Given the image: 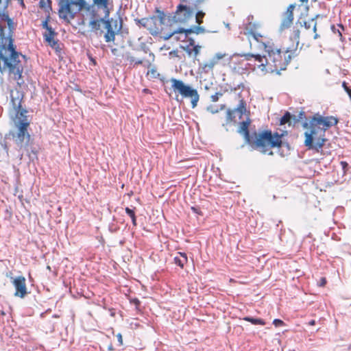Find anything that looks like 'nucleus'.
<instances>
[{
	"mask_svg": "<svg viewBox=\"0 0 351 351\" xmlns=\"http://www.w3.org/2000/svg\"><path fill=\"white\" fill-rule=\"evenodd\" d=\"M192 210H193L194 212L197 213V209H196L195 208L192 207Z\"/></svg>",
	"mask_w": 351,
	"mask_h": 351,
	"instance_id": "c03bdc74",
	"label": "nucleus"
},
{
	"mask_svg": "<svg viewBox=\"0 0 351 351\" xmlns=\"http://www.w3.org/2000/svg\"><path fill=\"white\" fill-rule=\"evenodd\" d=\"M244 320L247 321L249 322H251L252 324L254 325H265V322L263 319H259V318H254L252 317H244Z\"/></svg>",
	"mask_w": 351,
	"mask_h": 351,
	"instance_id": "5701e85b",
	"label": "nucleus"
},
{
	"mask_svg": "<svg viewBox=\"0 0 351 351\" xmlns=\"http://www.w3.org/2000/svg\"><path fill=\"white\" fill-rule=\"evenodd\" d=\"M247 32H245V34H247L249 35V40L251 42V38L254 40L255 41L259 43L261 42V43H263L262 41L260 40V38H262V36L256 32H254L253 30L252 29H249L248 27H247Z\"/></svg>",
	"mask_w": 351,
	"mask_h": 351,
	"instance_id": "6ab92c4d",
	"label": "nucleus"
},
{
	"mask_svg": "<svg viewBox=\"0 0 351 351\" xmlns=\"http://www.w3.org/2000/svg\"><path fill=\"white\" fill-rule=\"evenodd\" d=\"M10 279L11 282L16 289L14 295L21 298H24L27 294V287L25 277L19 276L15 278L10 277Z\"/></svg>",
	"mask_w": 351,
	"mask_h": 351,
	"instance_id": "1a4fd4ad",
	"label": "nucleus"
},
{
	"mask_svg": "<svg viewBox=\"0 0 351 351\" xmlns=\"http://www.w3.org/2000/svg\"><path fill=\"white\" fill-rule=\"evenodd\" d=\"M226 27L228 29H230V25L228 23L226 24Z\"/></svg>",
	"mask_w": 351,
	"mask_h": 351,
	"instance_id": "a18cd8bd",
	"label": "nucleus"
},
{
	"mask_svg": "<svg viewBox=\"0 0 351 351\" xmlns=\"http://www.w3.org/2000/svg\"><path fill=\"white\" fill-rule=\"evenodd\" d=\"M85 4L84 0H58V15L64 21H69L74 19Z\"/></svg>",
	"mask_w": 351,
	"mask_h": 351,
	"instance_id": "20e7f679",
	"label": "nucleus"
},
{
	"mask_svg": "<svg viewBox=\"0 0 351 351\" xmlns=\"http://www.w3.org/2000/svg\"><path fill=\"white\" fill-rule=\"evenodd\" d=\"M294 8H295L294 4L289 5V6L287 8V11L285 12V14L293 16V12Z\"/></svg>",
	"mask_w": 351,
	"mask_h": 351,
	"instance_id": "c85d7f7f",
	"label": "nucleus"
},
{
	"mask_svg": "<svg viewBox=\"0 0 351 351\" xmlns=\"http://www.w3.org/2000/svg\"><path fill=\"white\" fill-rule=\"evenodd\" d=\"M134 302H135L136 304H138L139 302H138V300H134Z\"/></svg>",
	"mask_w": 351,
	"mask_h": 351,
	"instance_id": "09e8293b",
	"label": "nucleus"
},
{
	"mask_svg": "<svg viewBox=\"0 0 351 351\" xmlns=\"http://www.w3.org/2000/svg\"><path fill=\"white\" fill-rule=\"evenodd\" d=\"M262 45L265 49L263 56L254 53H244L240 56L250 62L249 64L253 65V69L258 70L261 75L274 72L280 74V71L286 69L292 58L291 56L289 54L282 58L280 49L265 43H262Z\"/></svg>",
	"mask_w": 351,
	"mask_h": 351,
	"instance_id": "f257e3e1",
	"label": "nucleus"
},
{
	"mask_svg": "<svg viewBox=\"0 0 351 351\" xmlns=\"http://www.w3.org/2000/svg\"><path fill=\"white\" fill-rule=\"evenodd\" d=\"M150 64H151L150 62H147V66H149Z\"/></svg>",
	"mask_w": 351,
	"mask_h": 351,
	"instance_id": "864d4df0",
	"label": "nucleus"
},
{
	"mask_svg": "<svg viewBox=\"0 0 351 351\" xmlns=\"http://www.w3.org/2000/svg\"><path fill=\"white\" fill-rule=\"evenodd\" d=\"M21 4H22L23 5H24V3H23V0H21Z\"/></svg>",
	"mask_w": 351,
	"mask_h": 351,
	"instance_id": "5fc2aeb1",
	"label": "nucleus"
},
{
	"mask_svg": "<svg viewBox=\"0 0 351 351\" xmlns=\"http://www.w3.org/2000/svg\"><path fill=\"white\" fill-rule=\"evenodd\" d=\"M184 33V28H179L176 30H174L170 33L165 34L163 36V38L165 40H169L171 37L174 36L177 34H183Z\"/></svg>",
	"mask_w": 351,
	"mask_h": 351,
	"instance_id": "b1692460",
	"label": "nucleus"
},
{
	"mask_svg": "<svg viewBox=\"0 0 351 351\" xmlns=\"http://www.w3.org/2000/svg\"><path fill=\"white\" fill-rule=\"evenodd\" d=\"M293 16H290L284 14V18L280 26V30L282 32L285 29L289 28L293 23Z\"/></svg>",
	"mask_w": 351,
	"mask_h": 351,
	"instance_id": "2eb2a0df",
	"label": "nucleus"
},
{
	"mask_svg": "<svg viewBox=\"0 0 351 351\" xmlns=\"http://www.w3.org/2000/svg\"><path fill=\"white\" fill-rule=\"evenodd\" d=\"M250 125V121H243L240 123L239 133L243 134L247 142H250V134L248 131V126Z\"/></svg>",
	"mask_w": 351,
	"mask_h": 351,
	"instance_id": "ddd939ff",
	"label": "nucleus"
},
{
	"mask_svg": "<svg viewBox=\"0 0 351 351\" xmlns=\"http://www.w3.org/2000/svg\"><path fill=\"white\" fill-rule=\"evenodd\" d=\"M317 37H318V34H315L314 36V38L316 39V38H317Z\"/></svg>",
	"mask_w": 351,
	"mask_h": 351,
	"instance_id": "49530a36",
	"label": "nucleus"
},
{
	"mask_svg": "<svg viewBox=\"0 0 351 351\" xmlns=\"http://www.w3.org/2000/svg\"><path fill=\"white\" fill-rule=\"evenodd\" d=\"M158 16H153L148 18H143L139 20V23L147 28L152 35L158 34L160 29L161 26L164 23L165 13L157 10Z\"/></svg>",
	"mask_w": 351,
	"mask_h": 351,
	"instance_id": "0eeeda50",
	"label": "nucleus"
},
{
	"mask_svg": "<svg viewBox=\"0 0 351 351\" xmlns=\"http://www.w3.org/2000/svg\"><path fill=\"white\" fill-rule=\"evenodd\" d=\"M149 56H150V57H152V60H154V53H153L150 52V53H149Z\"/></svg>",
	"mask_w": 351,
	"mask_h": 351,
	"instance_id": "a19ab883",
	"label": "nucleus"
},
{
	"mask_svg": "<svg viewBox=\"0 0 351 351\" xmlns=\"http://www.w3.org/2000/svg\"><path fill=\"white\" fill-rule=\"evenodd\" d=\"M43 27L48 31L47 32H49V29H52L51 27L48 25V23L47 21H45L43 23Z\"/></svg>",
	"mask_w": 351,
	"mask_h": 351,
	"instance_id": "f704fd0d",
	"label": "nucleus"
},
{
	"mask_svg": "<svg viewBox=\"0 0 351 351\" xmlns=\"http://www.w3.org/2000/svg\"><path fill=\"white\" fill-rule=\"evenodd\" d=\"M174 39L177 40H182V38L180 37H177V36H175L174 37Z\"/></svg>",
	"mask_w": 351,
	"mask_h": 351,
	"instance_id": "37998d69",
	"label": "nucleus"
},
{
	"mask_svg": "<svg viewBox=\"0 0 351 351\" xmlns=\"http://www.w3.org/2000/svg\"><path fill=\"white\" fill-rule=\"evenodd\" d=\"M290 51H291V50L287 49V50L286 51V53H289V52H290Z\"/></svg>",
	"mask_w": 351,
	"mask_h": 351,
	"instance_id": "3c124183",
	"label": "nucleus"
},
{
	"mask_svg": "<svg viewBox=\"0 0 351 351\" xmlns=\"http://www.w3.org/2000/svg\"><path fill=\"white\" fill-rule=\"evenodd\" d=\"M341 165L342 168L343 169H345L347 167V166H348V163L346 162H345V161H341Z\"/></svg>",
	"mask_w": 351,
	"mask_h": 351,
	"instance_id": "4c0bfd02",
	"label": "nucleus"
},
{
	"mask_svg": "<svg viewBox=\"0 0 351 351\" xmlns=\"http://www.w3.org/2000/svg\"><path fill=\"white\" fill-rule=\"evenodd\" d=\"M104 27L106 29V32L104 34L105 41L106 43L114 41L116 34L109 19L104 21Z\"/></svg>",
	"mask_w": 351,
	"mask_h": 351,
	"instance_id": "9b49d317",
	"label": "nucleus"
},
{
	"mask_svg": "<svg viewBox=\"0 0 351 351\" xmlns=\"http://www.w3.org/2000/svg\"><path fill=\"white\" fill-rule=\"evenodd\" d=\"M246 112V108L243 101H241L238 107L233 110H228L227 112V119L232 121V117L235 118L236 117H239V119H241L243 114Z\"/></svg>",
	"mask_w": 351,
	"mask_h": 351,
	"instance_id": "9d476101",
	"label": "nucleus"
},
{
	"mask_svg": "<svg viewBox=\"0 0 351 351\" xmlns=\"http://www.w3.org/2000/svg\"><path fill=\"white\" fill-rule=\"evenodd\" d=\"M171 82L174 92L180 93L184 98H191V107L195 108L199 99L197 90L193 88L189 85L185 84L180 80L171 78Z\"/></svg>",
	"mask_w": 351,
	"mask_h": 351,
	"instance_id": "423d86ee",
	"label": "nucleus"
},
{
	"mask_svg": "<svg viewBox=\"0 0 351 351\" xmlns=\"http://www.w3.org/2000/svg\"><path fill=\"white\" fill-rule=\"evenodd\" d=\"M207 110L208 112H211L212 114H215L219 112V109L217 107L213 106H208Z\"/></svg>",
	"mask_w": 351,
	"mask_h": 351,
	"instance_id": "7c9ffc66",
	"label": "nucleus"
},
{
	"mask_svg": "<svg viewBox=\"0 0 351 351\" xmlns=\"http://www.w3.org/2000/svg\"><path fill=\"white\" fill-rule=\"evenodd\" d=\"M131 219H132V223L135 226L136 225V216H135V215H133V217H131Z\"/></svg>",
	"mask_w": 351,
	"mask_h": 351,
	"instance_id": "58836bf2",
	"label": "nucleus"
},
{
	"mask_svg": "<svg viewBox=\"0 0 351 351\" xmlns=\"http://www.w3.org/2000/svg\"><path fill=\"white\" fill-rule=\"evenodd\" d=\"M337 123L338 119L332 116L323 117L318 114L314 115L308 123L304 124L306 129L304 132V145L308 149L319 152L326 141V131Z\"/></svg>",
	"mask_w": 351,
	"mask_h": 351,
	"instance_id": "f03ea898",
	"label": "nucleus"
},
{
	"mask_svg": "<svg viewBox=\"0 0 351 351\" xmlns=\"http://www.w3.org/2000/svg\"><path fill=\"white\" fill-rule=\"evenodd\" d=\"M193 15V10L186 5L179 4L175 13L169 16V22L172 23H186Z\"/></svg>",
	"mask_w": 351,
	"mask_h": 351,
	"instance_id": "6e6552de",
	"label": "nucleus"
},
{
	"mask_svg": "<svg viewBox=\"0 0 351 351\" xmlns=\"http://www.w3.org/2000/svg\"><path fill=\"white\" fill-rule=\"evenodd\" d=\"M222 95V93H216L215 94L211 96V101H213V102H216L219 100V97H221Z\"/></svg>",
	"mask_w": 351,
	"mask_h": 351,
	"instance_id": "c756f323",
	"label": "nucleus"
},
{
	"mask_svg": "<svg viewBox=\"0 0 351 351\" xmlns=\"http://www.w3.org/2000/svg\"><path fill=\"white\" fill-rule=\"evenodd\" d=\"M227 56L226 53L218 52L215 54L213 57L217 62H218L221 59L225 58Z\"/></svg>",
	"mask_w": 351,
	"mask_h": 351,
	"instance_id": "bb28decb",
	"label": "nucleus"
},
{
	"mask_svg": "<svg viewBox=\"0 0 351 351\" xmlns=\"http://www.w3.org/2000/svg\"><path fill=\"white\" fill-rule=\"evenodd\" d=\"M291 119V115L289 112H287L281 119H280V125H284L288 122H289Z\"/></svg>",
	"mask_w": 351,
	"mask_h": 351,
	"instance_id": "a878e982",
	"label": "nucleus"
},
{
	"mask_svg": "<svg viewBox=\"0 0 351 351\" xmlns=\"http://www.w3.org/2000/svg\"><path fill=\"white\" fill-rule=\"evenodd\" d=\"M182 48L184 51H186L189 56H193L194 58H195L199 53L201 47L199 45H195V41L190 38L189 44L186 47H183Z\"/></svg>",
	"mask_w": 351,
	"mask_h": 351,
	"instance_id": "f8f14e48",
	"label": "nucleus"
},
{
	"mask_svg": "<svg viewBox=\"0 0 351 351\" xmlns=\"http://www.w3.org/2000/svg\"><path fill=\"white\" fill-rule=\"evenodd\" d=\"M125 213H127V214H128L130 217H133V215H135L134 211L132 209H131V208H128V207L125 208Z\"/></svg>",
	"mask_w": 351,
	"mask_h": 351,
	"instance_id": "72a5a7b5",
	"label": "nucleus"
},
{
	"mask_svg": "<svg viewBox=\"0 0 351 351\" xmlns=\"http://www.w3.org/2000/svg\"><path fill=\"white\" fill-rule=\"evenodd\" d=\"M204 32H205L204 28L203 27H200V26H194L192 28H189V29H184V33L182 35V36L184 37L182 40H185L188 34L190 33H195L197 34H199L204 33Z\"/></svg>",
	"mask_w": 351,
	"mask_h": 351,
	"instance_id": "f3484780",
	"label": "nucleus"
},
{
	"mask_svg": "<svg viewBox=\"0 0 351 351\" xmlns=\"http://www.w3.org/2000/svg\"><path fill=\"white\" fill-rule=\"evenodd\" d=\"M300 1H302V2H307L308 0H300Z\"/></svg>",
	"mask_w": 351,
	"mask_h": 351,
	"instance_id": "8fccbe9b",
	"label": "nucleus"
},
{
	"mask_svg": "<svg viewBox=\"0 0 351 351\" xmlns=\"http://www.w3.org/2000/svg\"><path fill=\"white\" fill-rule=\"evenodd\" d=\"M282 143L281 136L276 134L273 136L271 132L265 131L256 136L255 146L263 154L272 155L273 152L270 151L271 147H280Z\"/></svg>",
	"mask_w": 351,
	"mask_h": 351,
	"instance_id": "39448f33",
	"label": "nucleus"
},
{
	"mask_svg": "<svg viewBox=\"0 0 351 351\" xmlns=\"http://www.w3.org/2000/svg\"><path fill=\"white\" fill-rule=\"evenodd\" d=\"M116 49L112 50V53H115Z\"/></svg>",
	"mask_w": 351,
	"mask_h": 351,
	"instance_id": "603ef678",
	"label": "nucleus"
},
{
	"mask_svg": "<svg viewBox=\"0 0 351 351\" xmlns=\"http://www.w3.org/2000/svg\"><path fill=\"white\" fill-rule=\"evenodd\" d=\"M131 62H134L135 64H141L143 63V60L140 59H135L134 57L131 56L129 58Z\"/></svg>",
	"mask_w": 351,
	"mask_h": 351,
	"instance_id": "2f4dec72",
	"label": "nucleus"
},
{
	"mask_svg": "<svg viewBox=\"0 0 351 351\" xmlns=\"http://www.w3.org/2000/svg\"><path fill=\"white\" fill-rule=\"evenodd\" d=\"M117 340L119 343L120 345H122L123 344V339H122V335L121 333H119L117 335Z\"/></svg>",
	"mask_w": 351,
	"mask_h": 351,
	"instance_id": "c9c22d12",
	"label": "nucleus"
},
{
	"mask_svg": "<svg viewBox=\"0 0 351 351\" xmlns=\"http://www.w3.org/2000/svg\"><path fill=\"white\" fill-rule=\"evenodd\" d=\"M94 3L106 11V16H108V0H93Z\"/></svg>",
	"mask_w": 351,
	"mask_h": 351,
	"instance_id": "4be33fe9",
	"label": "nucleus"
},
{
	"mask_svg": "<svg viewBox=\"0 0 351 351\" xmlns=\"http://www.w3.org/2000/svg\"><path fill=\"white\" fill-rule=\"evenodd\" d=\"M315 324V320H311L309 322V324L310 325H314Z\"/></svg>",
	"mask_w": 351,
	"mask_h": 351,
	"instance_id": "79ce46f5",
	"label": "nucleus"
},
{
	"mask_svg": "<svg viewBox=\"0 0 351 351\" xmlns=\"http://www.w3.org/2000/svg\"><path fill=\"white\" fill-rule=\"evenodd\" d=\"M273 324L275 325V326L276 327H278V326H282L284 325V322L280 320V319H275L274 321H273Z\"/></svg>",
	"mask_w": 351,
	"mask_h": 351,
	"instance_id": "473e14b6",
	"label": "nucleus"
},
{
	"mask_svg": "<svg viewBox=\"0 0 351 351\" xmlns=\"http://www.w3.org/2000/svg\"><path fill=\"white\" fill-rule=\"evenodd\" d=\"M40 3L41 7H44L45 5V2L44 1H41Z\"/></svg>",
	"mask_w": 351,
	"mask_h": 351,
	"instance_id": "ea45409f",
	"label": "nucleus"
},
{
	"mask_svg": "<svg viewBox=\"0 0 351 351\" xmlns=\"http://www.w3.org/2000/svg\"><path fill=\"white\" fill-rule=\"evenodd\" d=\"M104 19H93L90 21L89 25L92 28L93 30H99L101 27V23L104 24V21H106Z\"/></svg>",
	"mask_w": 351,
	"mask_h": 351,
	"instance_id": "aec40b11",
	"label": "nucleus"
},
{
	"mask_svg": "<svg viewBox=\"0 0 351 351\" xmlns=\"http://www.w3.org/2000/svg\"><path fill=\"white\" fill-rule=\"evenodd\" d=\"M55 32L52 29H49V32H47L44 34V38L46 42L52 47L56 49L58 46V42L54 40Z\"/></svg>",
	"mask_w": 351,
	"mask_h": 351,
	"instance_id": "4468645a",
	"label": "nucleus"
},
{
	"mask_svg": "<svg viewBox=\"0 0 351 351\" xmlns=\"http://www.w3.org/2000/svg\"><path fill=\"white\" fill-rule=\"evenodd\" d=\"M187 256L184 252H178V255L174 257V263L181 268L187 263Z\"/></svg>",
	"mask_w": 351,
	"mask_h": 351,
	"instance_id": "dca6fc26",
	"label": "nucleus"
},
{
	"mask_svg": "<svg viewBox=\"0 0 351 351\" xmlns=\"http://www.w3.org/2000/svg\"><path fill=\"white\" fill-rule=\"evenodd\" d=\"M204 16V13L202 11H199L197 14H196V22L198 23V24H201L202 23V18H203Z\"/></svg>",
	"mask_w": 351,
	"mask_h": 351,
	"instance_id": "cd10ccee",
	"label": "nucleus"
},
{
	"mask_svg": "<svg viewBox=\"0 0 351 351\" xmlns=\"http://www.w3.org/2000/svg\"><path fill=\"white\" fill-rule=\"evenodd\" d=\"M296 25H300V26L302 27L303 25L304 26V27L307 29H310L311 26L313 27V32H316V30H317V28H316V25H317V23L316 22H315V19H312L310 21L308 22H306L305 21H298L296 23Z\"/></svg>",
	"mask_w": 351,
	"mask_h": 351,
	"instance_id": "a211bd4d",
	"label": "nucleus"
},
{
	"mask_svg": "<svg viewBox=\"0 0 351 351\" xmlns=\"http://www.w3.org/2000/svg\"><path fill=\"white\" fill-rule=\"evenodd\" d=\"M47 3L50 4L51 3V1L50 0H47L46 1Z\"/></svg>",
	"mask_w": 351,
	"mask_h": 351,
	"instance_id": "de8ad7c7",
	"label": "nucleus"
},
{
	"mask_svg": "<svg viewBox=\"0 0 351 351\" xmlns=\"http://www.w3.org/2000/svg\"><path fill=\"white\" fill-rule=\"evenodd\" d=\"M299 38H300V30L298 29H293V38L296 42V46L299 44Z\"/></svg>",
	"mask_w": 351,
	"mask_h": 351,
	"instance_id": "393cba45",
	"label": "nucleus"
},
{
	"mask_svg": "<svg viewBox=\"0 0 351 351\" xmlns=\"http://www.w3.org/2000/svg\"><path fill=\"white\" fill-rule=\"evenodd\" d=\"M326 283V280L324 278H322L321 280H320V282H319V286H324Z\"/></svg>",
	"mask_w": 351,
	"mask_h": 351,
	"instance_id": "e433bc0d",
	"label": "nucleus"
},
{
	"mask_svg": "<svg viewBox=\"0 0 351 351\" xmlns=\"http://www.w3.org/2000/svg\"><path fill=\"white\" fill-rule=\"evenodd\" d=\"M13 108L16 112L15 125L17 128L16 134H13L12 136L16 143L23 147L24 144H27L29 141L30 135L27 132V127L29 123L26 115L27 110L21 109V100L19 99H12Z\"/></svg>",
	"mask_w": 351,
	"mask_h": 351,
	"instance_id": "7ed1b4c3",
	"label": "nucleus"
},
{
	"mask_svg": "<svg viewBox=\"0 0 351 351\" xmlns=\"http://www.w3.org/2000/svg\"><path fill=\"white\" fill-rule=\"evenodd\" d=\"M216 64H217V62L213 58H212L210 60L203 64L202 69L204 72H208L213 69Z\"/></svg>",
	"mask_w": 351,
	"mask_h": 351,
	"instance_id": "412c9836",
	"label": "nucleus"
}]
</instances>
